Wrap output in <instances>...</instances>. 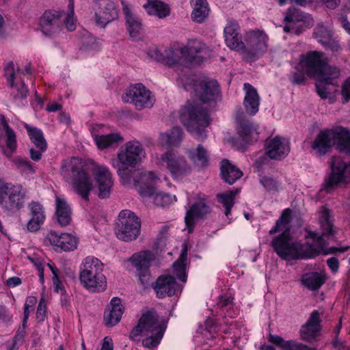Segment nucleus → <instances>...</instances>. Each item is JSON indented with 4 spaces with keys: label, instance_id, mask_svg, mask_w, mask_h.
Instances as JSON below:
<instances>
[{
    "label": "nucleus",
    "instance_id": "obj_1",
    "mask_svg": "<svg viewBox=\"0 0 350 350\" xmlns=\"http://www.w3.org/2000/svg\"><path fill=\"white\" fill-rule=\"evenodd\" d=\"M319 222L322 229L321 234L309 231L306 235V238L312 239L311 243L293 241L289 230H286L273 238L271 246L282 260H292L314 258L323 252L327 244L323 237L333 235V225L330 221L327 209L321 211Z\"/></svg>",
    "mask_w": 350,
    "mask_h": 350
},
{
    "label": "nucleus",
    "instance_id": "obj_2",
    "mask_svg": "<svg viewBox=\"0 0 350 350\" xmlns=\"http://www.w3.org/2000/svg\"><path fill=\"white\" fill-rule=\"evenodd\" d=\"M305 73L310 77L317 79V92L321 98L326 99L337 91V79L340 71L328 64L323 53L316 51L308 52L293 72L291 77L292 83L304 84L306 80Z\"/></svg>",
    "mask_w": 350,
    "mask_h": 350
},
{
    "label": "nucleus",
    "instance_id": "obj_3",
    "mask_svg": "<svg viewBox=\"0 0 350 350\" xmlns=\"http://www.w3.org/2000/svg\"><path fill=\"white\" fill-rule=\"evenodd\" d=\"M61 175L71 185L72 190L77 195L85 201L89 200L94 185L90 174L86 172L82 159L72 157L64 160L61 166Z\"/></svg>",
    "mask_w": 350,
    "mask_h": 350
},
{
    "label": "nucleus",
    "instance_id": "obj_4",
    "mask_svg": "<svg viewBox=\"0 0 350 350\" xmlns=\"http://www.w3.org/2000/svg\"><path fill=\"white\" fill-rule=\"evenodd\" d=\"M334 145L340 152L350 154V131L342 126L321 131L312 144V148L318 156L330 151Z\"/></svg>",
    "mask_w": 350,
    "mask_h": 350
},
{
    "label": "nucleus",
    "instance_id": "obj_5",
    "mask_svg": "<svg viewBox=\"0 0 350 350\" xmlns=\"http://www.w3.org/2000/svg\"><path fill=\"white\" fill-rule=\"evenodd\" d=\"M103 267L99 259L86 257L83 260L79 273V280L83 286L92 293L104 291L107 287V280L103 274Z\"/></svg>",
    "mask_w": 350,
    "mask_h": 350
},
{
    "label": "nucleus",
    "instance_id": "obj_6",
    "mask_svg": "<svg viewBox=\"0 0 350 350\" xmlns=\"http://www.w3.org/2000/svg\"><path fill=\"white\" fill-rule=\"evenodd\" d=\"M180 120L187 131L196 138H206V127L210 123L208 111L199 105L188 103L180 109Z\"/></svg>",
    "mask_w": 350,
    "mask_h": 350
},
{
    "label": "nucleus",
    "instance_id": "obj_7",
    "mask_svg": "<svg viewBox=\"0 0 350 350\" xmlns=\"http://www.w3.org/2000/svg\"><path fill=\"white\" fill-rule=\"evenodd\" d=\"M25 192L20 185H14L0 179V205L11 214L15 213L24 206Z\"/></svg>",
    "mask_w": 350,
    "mask_h": 350
},
{
    "label": "nucleus",
    "instance_id": "obj_8",
    "mask_svg": "<svg viewBox=\"0 0 350 350\" xmlns=\"http://www.w3.org/2000/svg\"><path fill=\"white\" fill-rule=\"evenodd\" d=\"M141 221L129 210L122 211L118 215L116 226L117 237L126 242L135 240L139 235Z\"/></svg>",
    "mask_w": 350,
    "mask_h": 350
},
{
    "label": "nucleus",
    "instance_id": "obj_9",
    "mask_svg": "<svg viewBox=\"0 0 350 350\" xmlns=\"http://www.w3.org/2000/svg\"><path fill=\"white\" fill-rule=\"evenodd\" d=\"M267 35L262 31L254 30L249 32L242 50L247 61L253 62L262 57L268 51Z\"/></svg>",
    "mask_w": 350,
    "mask_h": 350
},
{
    "label": "nucleus",
    "instance_id": "obj_10",
    "mask_svg": "<svg viewBox=\"0 0 350 350\" xmlns=\"http://www.w3.org/2000/svg\"><path fill=\"white\" fill-rule=\"evenodd\" d=\"M0 126L5 131V143L8 148V150H4L5 155L9 159H11L21 171H31L32 167L31 163L27 158L21 156L12 158V154L17 147L16 134L14 130L8 125L3 115H0Z\"/></svg>",
    "mask_w": 350,
    "mask_h": 350
},
{
    "label": "nucleus",
    "instance_id": "obj_11",
    "mask_svg": "<svg viewBox=\"0 0 350 350\" xmlns=\"http://www.w3.org/2000/svg\"><path fill=\"white\" fill-rule=\"evenodd\" d=\"M146 157L143 145L137 140L127 142L117 154L118 162L123 166L134 168L140 165Z\"/></svg>",
    "mask_w": 350,
    "mask_h": 350
},
{
    "label": "nucleus",
    "instance_id": "obj_12",
    "mask_svg": "<svg viewBox=\"0 0 350 350\" xmlns=\"http://www.w3.org/2000/svg\"><path fill=\"white\" fill-rule=\"evenodd\" d=\"M165 325L159 322L158 315L155 312L148 311L143 314L139 320L138 324L135 325L130 333V338L135 340L142 335L158 334L164 333Z\"/></svg>",
    "mask_w": 350,
    "mask_h": 350
},
{
    "label": "nucleus",
    "instance_id": "obj_13",
    "mask_svg": "<svg viewBox=\"0 0 350 350\" xmlns=\"http://www.w3.org/2000/svg\"><path fill=\"white\" fill-rule=\"evenodd\" d=\"M122 98L124 103L133 105L137 110L151 108L155 102L151 92L142 83L131 85Z\"/></svg>",
    "mask_w": 350,
    "mask_h": 350
},
{
    "label": "nucleus",
    "instance_id": "obj_14",
    "mask_svg": "<svg viewBox=\"0 0 350 350\" xmlns=\"http://www.w3.org/2000/svg\"><path fill=\"white\" fill-rule=\"evenodd\" d=\"M160 162L174 178H182L191 172V167L186 158L173 150L162 154Z\"/></svg>",
    "mask_w": 350,
    "mask_h": 350
},
{
    "label": "nucleus",
    "instance_id": "obj_15",
    "mask_svg": "<svg viewBox=\"0 0 350 350\" xmlns=\"http://www.w3.org/2000/svg\"><path fill=\"white\" fill-rule=\"evenodd\" d=\"M330 167L332 172L325 183L327 191L350 182V162L347 163L340 157H332Z\"/></svg>",
    "mask_w": 350,
    "mask_h": 350
},
{
    "label": "nucleus",
    "instance_id": "obj_16",
    "mask_svg": "<svg viewBox=\"0 0 350 350\" xmlns=\"http://www.w3.org/2000/svg\"><path fill=\"white\" fill-rule=\"evenodd\" d=\"M258 124L249 120L241 121L238 128V136L232 139L233 145L239 150H244L246 146L258 140Z\"/></svg>",
    "mask_w": 350,
    "mask_h": 350
},
{
    "label": "nucleus",
    "instance_id": "obj_17",
    "mask_svg": "<svg viewBox=\"0 0 350 350\" xmlns=\"http://www.w3.org/2000/svg\"><path fill=\"white\" fill-rule=\"evenodd\" d=\"M94 11L96 23L102 27L118 16L117 5L112 0H96Z\"/></svg>",
    "mask_w": 350,
    "mask_h": 350
},
{
    "label": "nucleus",
    "instance_id": "obj_18",
    "mask_svg": "<svg viewBox=\"0 0 350 350\" xmlns=\"http://www.w3.org/2000/svg\"><path fill=\"white\" fill-rule=\"evenodd\" d=\"M64 14V11L46 10L39 21V26L42 32L46 36H51L58 32L62 25V18Z\"/></svg>",
    "mask_w": 350,
    "mask_h": 350
},
{
    "label": "nucleus",
    "instance_id": "obj_19",
    "mask_svg": "<svg viewBox=\"0 0 350 350\" xmlns=\"http://www.w3.org/2000/svg\"><path fill=\"white\" fill-rule=\"evenodd\" d=\"M193 89L196 96L202 103L215 101L220 97V89L215 80L197 81Z\"/></svg>",
    "mask_w": 350,
    "mask_h": 350
},
{
    "label": "nucleus",
    "instance_id": "obj_20",
    "mask_svg": "<svg viewBox=\"0 0 350 350\" xmlns=\"http://www.w3.org/2000/svg\"><path fill=\"white\" fill-rule=\"evenodd\" d=\"M210 213L211 208L204 199H200L193 204L187 210L185 217L188 233L193 232V228L198 220L204 219Z\"/></svg>",
    "mask_w": 350,
    "mask_h": 350
},
{
    "label": "nucleus",
    "instance_id": "obj_21",
    "mask_svg": "<svg viewBox=\"0 0 350 350\" xmlns=\"http://www.w3.org/2000/svg\"><path fill=\"white\" fill-rule=\"evenodd\" d=\"M265 146V154L271 159L280 160L284 158L290 151L288 141L279 136L267 139Z\"/></svg>",
    "mask_w": 350,
    "mask_h": 350
},
{
    "label": "nucleus",
    "instance_id": "obj_22",
    "mask_svg": "<svg viewBox=\"0 0 350 350\" xmlns=\"http://www.w3.org/2000/svg\"><path fill=\"white\" fill-rule=\"evenodd\" d=\"M94 178L98 184V196L101 198H108L113 185L111 174L106 166L96 165L94 172Z\"/></svg>",
    "mask_w": 350,
    "mask_h": 350
},
{
    "label": "nucleus",
    "instance_id": "obj_23",
    "mask_svg": "<svg viewBox=\"0 0 350 350\" xmlns=\"http://www.w3.org/2000/svg\"><path fill=\"white\" fill-rule=\"evenodd\" d=\"M152 287L159 298L166 296L175 295L178 291H181V288L176 282L175 278L171 275H161L159 277Z\"/></svg>",
    "mask_w": 350,
    "mask_h": 350
},
{
    "label": "nucleus",
    "instance_id": "obj_24",
    "mask_svg": "<svg viewBox=\"0 0 350 350\" xmlns=\"http://www.w3.org/2000/svg\"><path fill=\"white\" fill-rule=\"evenodd\" d=\"M320 313L314 310L305 324L301 325L299 334L301 340L311 342L314 340L321 329Z\"/></svg>",
    "mask_w": 350,
    "mask_h": 350
},
{
    "label": "nucleus",
    "instance_id": "obj_25",
    "mask_svg": "<svg viewBox=\"0 0 350 350\" xmlns=\"http://www.w3.org/2000/svg\"><path fill=\"white\" fill-rule=\"evenodd\" d=\"M46 239L50 244L55 247L57 251L70 252L75 250L77 247V240L76 237L68 233H63L58 235L55 232H50Z\"/></svg>",
    "mask_w": 350,
    "mask_h": 350
},
{
    "label": "nucleus",
    "instance_id": "obj_26",
    "mask_svg": "<svg viewBox=\"0 0 350 350\" xmlns=\"http://www.w3.org/2000/svg\"><path fill=\"white\" fill-rule=\"evenodd\" d=\"M159 180L153 172L142 173L139 180L135 184L140 196L144 198H152L156 191L155 185Z\"/></svg>",
    "mask_w": 350,
    "mask_h": 350
},
{
    "label": "nucleus",
    "instance_id": "obj_27",
    "mask_svg": "<svg viewBox=\"0 0 350 350\" xmlns=\"http://www.w3.org/2000/svg\"><path fill=\"white\" fill-rule=\"evenodd\" d=\"M309 16L299 10H294L292 13L286 15L285 21L288 23L283 30L286 33H293L295 34H300L307 26L306 25V20Z\"/></svg>",
    "mask_w": 350,
    "mask_h": 350
},
{
    "label": "nucleus",
    "instance_id": "obj_28",
    "mask_svg": "<svg viewBox=\"0 0 350 350\" xmlns=\"http://www.w3.org/2000/svg\"><path fill=\"white\" fill-rule=\"evenodd\" d=\"M28 207L31 218L27 224V228L30 232H36L45 220L44 209L40 203L34 201L29 203Z\"/></svg>",
    "mask_w": 350,
    "mask_h": 350
},
{
    "label": "nucleus",
    "instance_id": "obj_29",
    "mask_svg": "<svg viewBox=\"0 0 350 350\" xmlns=\"http://www.w3.org/2000/svg\"><path fill=\"white\" fill-rule=\"evenodd\" d=\"M122 3L130 36L134 40H138L143 31L142 22L137 16L131 12L129 5L124 1H122Z\"/></svg>",
    "mask_w": 350,
    "mask_h": 350
},
{
    "label": "nucleus",
    "instance_id": "obj_30",
    "mask_svg": "<svg viewBox=\"0 0 350 350\" xmlns=\"http://www.w3.org/2000/svg\"><path fill=\"white\" fill-rule=\"evenodd\" d=\"M239 27L237 23L230 22L224 28V36L226 45L235 51L243 49L244 42L239 33Z\"/></svg>",
    "mask_w": 350,
    "mask_h": 350
},
{
    "label": "nucleus",
    "instance_id": "obj_31",
    "mask_svg": "<svg viewBox=\"0 0 350 350\" xmlns=\"http://www.w3.org/2000/svg\"><path fill=\"white\" fill-rule=\"evenodd\" d=\"M124 309L120 298H112L108 310L105 311L104 314L105 325L107 327L116 325L120 321Z\"/></svg>",
    "mask_w": 350,
    "mask_h": 350
},
{
    "label": "nucleus",
    "instance_id": "obj_32",
    "mask_svg": "<svg viewBox=\"0 0 350 350\" xmlns=\"http://www.w3.org/2000/svg\"><path fill=\"white\" fill-rule=\"evenodd\" d=\"M93 137L98 148L100 150L109 148H115L124 141V138L120 133H98L94 134Z\"/></svg>",
    "mask_w": 350,
    "mask_h": 350
},
{
    "label": "nucleus",
    "instance_id": "obj_33",
    "mask_svg": "<svg viewBox=\"0 0 350 350\" xmlns=\"http://www.w3.org/2000/svg\"><path fill=\"white\" fill-rule=\"evenodd\" d=\"M188 157L193 165L198 169H204L209 163V154L207 149L202 144L196 148L189 149L187 152Z\"/></svg>",
    "mask_w": 350,
    "mask_h": 350
},
{
    "label": "nucleus",
    "instance_id": "obj_34",
    "mask_svg": "<svg viewBox=\"0 0 350 350\" xmlns=\"http://www.w3.org/2000/svg\"><path fill=\"white\" fill-rule=\"evenodd\" d=\"M154 259L155 256L153 252L145 250L134 254L130 260L132 265L138 271L149 270L150 264Z\"/></svg>",
    "mask_w": 350,
    "mask_h": 350
},
{
    "label": "nucleus",
    "instance_id": "obj_35",
    "mask_svg": "<svg viewBox=\"0 0 350 350\" xmlns=\"http://www.w3.org/2000/svg\"><path fill=\"white\" fill-rule=\"evenodd\" d=\"M220 169L222 179L229 185H232L243 176V172L227 159L221 161Z\"/></svg>",
    "mask_w": 350,
    "mask_h": 350
},
{
    "label": "nucleus",
    "instance_id": "obj_36",
    "mask_svg": "<svg viewBox=\"0 0 350 350\" xmlns=\"http://www.w3.org/2000/svg\"><path fill=\"white\" fill-rule=\"evenodd\" d=\"M244 89L246 90L244 98L245 110L250 115H255L258 111L259 106V96L257 91L249 83L244 84Z\"/></svg>",
    "mask_w": 350,
    "mask_h": 350
},
{
    "label": "nucleus",
    "instance_id": "obj_37",
    "mask_svg": "<svg viewBox=\"0 0 350 350\" xmlns=\"http://www.w3.org/2000/svg\"><path fill=\"white\" fill-rule=\"evenodd\" d=\"M56 211L55 214L59 224L62 226H66L71 221V209L67 202L58 196L55 200Z\"/></svg>",
    "mask_w": 350,
    "mask_h": 350
},
{
    "label": "nucleus",
    "instance_id": "obj_38",
    "mask_svg": "<svg viewBox=\"0 0 350 350\" xmlns=\"http://www.w3.org/2000/svg\"><path fill=\"white\" fill-rule=\"evenodd\" d=\"M183 137V131L180 127L174 126L170 130L160 135V142L162 145L168 146H177L180 144Z\"/></svg>",
    "mask_w": 350,
    "mask_h": 350
},
{
    "label": "nucleus",
    "instance_id": "obj_39",
    "mask_svg": "<svg viewBox=\"0 0 350 350\" xmlns=\"http://www.w3.org/2000/svg\"><path fill=\"white\" fill-rule=\"evenodd\" d=\"M325 281L324 275L318 272L306 273L302 275L301 280L302 285L311 291L319 289Z\"/></svg>",
    "mask_w": 350,
    "mask_h": 350
},
{
    "label": "nucleus",
    "instance_id": "obj_40",
    "mask_svg": "<svg viewBox=\"0 0 350 350\" xmlns=\"http://www.w3.org/2000/svg\"><path fill=\"white\" fill-rule=\"evenodd\" d=\"M193 10L191 13L192 19L197 23H202L208 16L209 8L206 0H192Z\"/></svg>",
    "mask_w": 350,
    "mask_h": 350
},
{
    "label": "nucleus",
    "instance_id": "obj_41",
    "mask_svg": "<svg viewBox=\"0 0 350 350\" xmlns=\"http://www.w3.org/2000/svg\"><path fill=\"white\" fill-rule=\"evenodd\" d=\"M147 12L150 15L164 18L170 14V8L164 3L158 0H150L147 5H144Z\"/></svg>",
    "mask_w": 350,
    "mask_h": 350
},
{
    "label": "nucleus",
    "instance_id": "obj_42",
    "mask_svg": "<svg viewBox=\"0 0 350 350\" xmlns=\"http://www.w3.org/2000/svg\"><path fill=\"white\" fill-rule=\"evenodd\" d=\"M25 127L28 132L31 142L38 149H42V150H46L47 148V143L44 137L42 131L36 127L30 126L27 124H26Z\"/></svg>",
    "mask_w": 350,
    "mask_h": 350
},
{
    "label": "nucleus",
    "instance_id": "obj_43",
    "mask_svg": "<svg viewBox=\"0 0 350 350\" xmlns=\"http://www.w3.org/2000/svg\"><path fill=\"white\" fill-rule=\"evenodd\" d=\"M291 210L286 208L283 211L281 216L276 221L275 225L269 230V233L271 235L275 234L279 231L289 230V224L291 221Z\"/></svg>",
    "mask_w": 350,
    "mask_h": 350
},
{
    "label": "nucleus",
    "instance_id": "obj_44",
    "mask_svg": "<svg viewBox=\"0 0 350 350\" xmlns=\"http://www.w3.org/2000/svg\"><path fill=\"white\" fill-rule=\"evenodd\" d=\"M187 260V252L183 251L178 258L173 264L174 271L177 278L183 282H186L187 274L185 272V262Z\"/></svg>",
    "mask_w": 350,
    "mask_h": 350
},
{
    "label": "nucleus",
    "instance_id": "obj_45",
    "mask_svg": "<svg viewBox=\"0 0 350 350\" xmlns=\"http://www.w3.org/2000/svg\"><path fill=\"white\" fill-rule=\"evenodd\" d=\"M207 46L203 44L201 41L197 39L190 40L186 46L181 49V53L183 54H189L193 55L195 54L205 53L208 51Z\"/></svg>",
    "mask_w": 350,
    "mask_h": 350
},
{
    "label": "nucleus",
    "instance_id": "obj_46",
    "mask_svg": "<svg viewBox=\"0 0 350 350\" xmlns=\"http://www.w3.org/2000/svg\"><path fill=\"white\" fill-rule=\"evenodd\" d=\"M313 35L314 38L317 39L322 45L324 43H327V42L330 40V38L333 37L331 31L322 23H319L315 27Z\"/></svg>",
    "mask_w": 350,
    "mask_h": 350
},
{
    "label": "nucleus",
    "instance_id": "obj_47",
    "mask_svg": "<svg viewBox=\"0 0 350 350\" xmlns=\"http://www.w3.org/2000/svg\"><path fill=\"white\" fill-rule=\"evenodd\" d=\"M260 183L269 192H278L282 189L281 183L270 176H262L259 179Z\"/></svg>",
    "mask_w": 350,
    "mask_h": 350
},
{
    "label": "nucleus",
    "instance_id": "obj_48",
    "mask_svg": "<svg viewBox=\"0 0 350 350\" xmlns=\"http://www.w3.org/2000/svg\"><path fill=\"white\" fill-rule=\"evenodd\" d=\"M217 201L225 208V215L228 217L231 212V208L234 204V200L232 193L227 192L217 194Z\"/></svg>",
    "mask_w": 350,
    "mask_h": 350
},
{
    "label": "nucleus",
    "instance_id": "obj_49",
    "mask_svg": "<svg viewBox=\"0 0 350 350\" xmlns=\"http://www.w3.org/2000/svg\"><path fill=\"white\" fill-rule=\"evenodd\" d=\"M113 165L117 169V174L120 178L122 184L125 186L130 185L132 179L131 172L129 170L130 167L123 166L120 163L116 165L114 163Z\"/></svg>",
    "mask_w": 350,
    "mask_h": 350
},
{
    "label": "nucleus",
    "instance_id": "obj_50",
    "mask_svg": "<svg viewBox=\"0 0 350 350\" xmlns=\"http://www.w3.org/2000/svg\"><path fill=\"white\" fill-rule=\"evenodd\" d=\"M151 198H152L153 202L155 205L165 206L172 203L173 198H175V196L172 197L168 193H157L155 191L154 196Z\"/></svg>",
    "mask_w": 350,
    "mask_h": 350
},
{
    "label": "nucleus",
    "instance_id": "obj_51",
    "mask_svg": "<svg viewBox=\"0 0 350 350\" xmlns=\"http://www.w3.org/2000/svg\"><path fill=\"white\" fill-rule=\"evenodd\" d=\"M68 8L70 12L67 14L66 18L64 19V25L66 28L69 31H72L76 29V21L74 18V2L70 0L68 4Z\"/></svg>",
    "mask_w": 350,
    "mask_h": 350
},
{
    "label": "nucleus",
    "instance_id": "obj_52",
    "mask_svg": "<svg viewBox=\"0 0 350 350\" xmlns=\"http://www.w3.org/2000/svg\"><path fill=\"white\" fill-rule=\"evenodd\" d=\"M164 333H159L158 334H152L150 333L148 336L143 340L142 344L145 347L152 348L157 347L160 342Z\"/></svg>",
    "mask_w": 350,
    "mask_h": 350
},
{
    "label": "nucleus",
    "instance_id": "obj_53",
    "mask_svg": "<svg viewBox=\"0 0 350 350\" xmlns=\"http://www.w3.org/2000/svg\"><path fill=\"white\" fill-rule=\"evenodd\" d=\"M12 88L14 89L12 94L14 99H23L27 96L29 91L23 81L16 85H14Z\"/></svg>",
    "mask_w": 350,
    "mask_h": 350
},
{
    "label": "nucleus",
    "instance_id": "obj_54",
    "mask_svg": "<svg viewBox=\"0 0 350 350\" xmlns=\"http://www.w3.org/2000/svg\"><path fill=\"white\" fill-rule=\"evenodd\" d=\"M269 340L283 350H290L293 340L285 341L281 336L270 334Z\"/></svg>",
    "mask_w": 350,
    "mask_h": 350
},
{
    "label": "nucleus",
    "instance_id": "obj_55",
    "mask_svg": "<svg viewBox=\"0 0 350 350\" xmlns=\"http://www.w3.org/2000/svg\"><path fill=\"white\" fill-rule=\"evenodd\" d=\"M5 75L7 77L8 83L9 85L12 88L14 86V81L15 79V70L14 64L12 61L7 63L4 68Z\"/></svg>",
    "mask_w": 350,
    "mask_h": 350
},
{
    "label": "nucleus",
    "instance_id": "obj_56",
    "mask_svg": "<svg viewBox=\"0 0 350 350\" xmlns=\"http://www.w3.org/2000/svg\"><path fill=\"white\" fill-rule=\"evenodd\" d=\"M137 275L140 284L144 288H148L151 284L152 285L150 270L138 271Z\"/></svg>",
    "mask_w": 350,
    "mask_h": 350
},
{
    "label": "nucleus",
    "instance_id": "obj_57",
    "mask_svg": "<svg viewBox=\"0 0 350 350\" xmlns=\"http://www.w3.org/2000/svg\"><path fill=\"white\" fill-rule=\"evenodd\" d=\"M46 304L44 298H42L36 310V319L38 322H42L44 321L46 317Z\"/></svg>",
    "mask_w": 350,
    "mask_h": 350
},
{
    "label": "nucleus",
    "instance_id": "obj_58",
    "mask_svg": "<svg viewBox=\"0 0 350 350\" xmlns=\"http://www.w3.org/2000/svg\"><path fill=\"white\" fill-rule=\"evenodd\" d=\"M323 45L327 50H329L332 53H337L340 49L338 41L333 37L330 38V40H329L327 43H324Z\"/></svg>",
    "mask_w": 350,
    "mask_h": 350
},
{
    "label": "nucleus",
    "instance_id": "obj_59",
    "mask_svg": "<svg viewBox=\"0 0 350 350\" xmlns=\"http://www.w3.org/2000/svg\"><path fill=\"white\" fill-rule=\"evenodd\" d=\"M342 102L347 103L350 99V79L345 81L342 86Z\"/></svg>",
    "mask_w": 350,
    "mask_h": 350
},
{
    "label": "nucleus",
    "instance_id": "obj_60",
    "mask_svg": "<svg viewBox=\"0 0 350 350\" xmlns=\"http://www.w3.org/2000/svg\"><path fill=\"white\" fill-rule=\"evenodd\" d=\"M148 55L150 57V58H151L157 62H161L164 59L163 55L157 49H150L148 51Z\"/></svg>",
    "mask_w": 350,
    "mask_h": 350
},
{
    "label": "nucleus",
    "instance_id": "obj_61",
    "mask_svg": "<svg viewBox=\"0 0 350 350\" xmlns=\"http://www.w3.org/2000/svg\"><path fill=\"white\" fill-rule=\"evenodd\" d=\"M53 284L54 286V289L56 293H60L61 294H65V289L62 284V282L60 281L59 276L53 278Z\"/></svg>",
    "mask_w": 350,
    "mask_h": 350
},
{
    "label": "nucleus",
    "instance_id": "obj_62",
    "mask_svg": "<svg viewBox=\"0 0 350 350\" xmlns=\"http://www.w3.org/2000/svg\"><path fill=\"white\" fill-rule=\"evenodd\" d=\"M290 350H317L316 348L310 347L299 343L297 341L293 340Z\"/></svg>",
    "mask_w": 350,
    "mask_h": 350
},
{
    "label": "nucleus",
    "instance_id": "obj_63",
    "mask_svg": "<svg viewBox=\"0 0 350 350\" xmlns=\"http://www.w3.org/2000/svg\"><path fill=\"white\" fill-rule=\"evenodd\" d=\"M232 299L230 297L221 296L217 306L221 308H225L232 304Z\"/></svg>",
    "mask_w": 350,
    "mask_h": 350
},
{
    "label": "nucleus",
    "instance_id": "obj_64",
    "mask_svg": "<svg viewBox=\"0 0 350 350\" xmlns=\"http://www.w3.org/2000/svg\"><path fill=\"white\" fill-rule=\"evenodd\" d=\"M100 350H113V341L110 337L104 338Z\"/></svg>",
    "mask_w": 350,
    "mask_h": 350
}]
</instances>
